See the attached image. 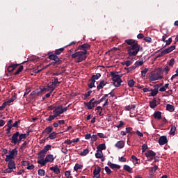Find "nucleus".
<instances>
[{
  "instance_id": "f257e3e1",
  "label": "nucleus",
  "mask_w": 178,
  "mask_h": 178,
  "mask_svg": "<svg viewBox=\"0 0 178 178\" xmlns=\"http://www.w3.org/2000/svg\"><path fill=\"white\" fill-rule=\"evenodd\" d=\"M87 50L83 49L81 51H76L74 54H72L71 57L74 59L75 58H78L76 60V63H80V62H83V60H86L87 59Z\"/></svg>"
},
{
  "instance_id": "f03ea898",
  "label": "nucleus",
  "mask_w": 178,
  "mask_h": 178,
  "mask_svg": "<svg viewBox=\"0 0 178 178\" xmlns=\"http://www.w3.org/2000/svg\"><path fill=\"white\" fill-rule=\"evenodd\" d=\"M111 76L112 77V80L113 81V86L115 87H120L121 83H122V75H119L118 74V72H111Z\"/></svg>"
},
{
  "instance_id": "7ed1b4c3",
  "label": "nucleus",
  "mask_w": 178,
  "mask_h": 178,
  "mask_svg": "<svg viewBox=\"0 0 178 178\" xmlns=\"http://www.w3.org/2000/svg\"><path fill=\"white\" fill-rule=\"evenodd\" d=\"M138 52H140V45H138V43H136L128 47V55L129 56H136Z\"/></svg>"
},
{
  "instance_id": "20e7f679",
  "label": "nucleus",
  "mask_w": 178,
  "mask_h": 178,
  "mask_svg": "<svg viewBox=\"0 0 178 178\" xmlns=\"http://www.w3.org/2000/svg\"><path fill=\"white\" fill-rule=\"evenodd\" d=\"M175 49H176V46L175 45L163 49L161 51L159 54L156 56V59H158V58H162V56H164V55H166L168 54H170V52H172V51H175Z\"/></svg>"
},
{
  "instance_id": "39448f33",
  "label": "nucleus",
  "mask_w": 178,
  "mask_h": 178,
  "mask_svg": "<svg viewBox=\"0 0 178 178\" xmlns=\"http://www.w3.org/2000/svg\"><path fill=\"white\" fill-rule=\"evenodd\" d=\"M67 111V107H63L62 106H58L54 108L53 113H55L56 116H60L62 113H65Z\"/></svg>"
},
{
  "instance_id": "423d86ee",
  "label": "nucleus",
  "mask_w": 178,
  "mask_h": 178,
  "mask_svg": "<svg viewBox=\"0 0 178 178\" xmlns=\"http://www.w3.org/2000/svg\"><path fill=\"white\" fill-rule=\"evenodd\" d=\"M14 169H16V163L15 161H10L8 163V168L4 170L3 173H12Z\"/></svg>"
},
{
  "instance_id": "0eeeda50",
  "label": "nucleus",
  "mask_w": 178,
  "mask_h": 178,
  "mask_svg": "<svg viewBox=\"0 0 178 178\" xmlns=\"http://www.w3.org/2000/svg\"><path fill=\"white\" fill-rule=\"evenodd\" d=\"M55 160V158H54V155L52 154H48L46 156L44 161H40L41 166H45L48 162H50V163H52Z\"/></svg>"
},
{
  "instance_id": "6e6552de",
  "label": "nucleus",
  "mask_w": 178,
  "mask_h": 178,
  "mask_svg": "<svg viewBox=\"0 0 178 178\" xmlns=\"http://www.w3.org/2000/svg\"><path fill=\"white\" fill-rule=\"evenodd\" d=\"M19 136H20V132L17 131L16 133L13 134L12 138H11V143L12 144H14V145H16V144L19 143Z\"/></svg>"
},
{
  "instance_id": "1a4fd4ad",
  "label": "nucleus",
  "mask_w": 178,
  "mask_h": 178,
  "mask_svg": "<svg viewBox=\"0 0 178 178\" xmlns=\"http://www.w3.org/2000/svg\"><path fill=\"white\" fill-rule=\"evenodd\" d=\"M154 87V88L151 89V90H150V93L149 95V97H155V96H156V95L159 92V86L156 85Z\"/></svg>"
},
{
  "instance_id": "9d476101",
  "label": "nucleus",
  "mask_w": 178,
  "mask_h": 178,
  "mask_svg": "<svg viewBox=\"0 0 178 178\" xmlns=\"http://www.w3.org/2000/svg\"><path fill=\"white\" fill-rule=\"evenodd\" d=\"M161 79H162V76L158 73L152 74L149 77L150 81H156V80H161Z\"/></svg>"
},
{
  "instance_id": "9b49d317",
  "label": "nucleus",
  "mask_w": 178,
  "mask_h": 178,
  "mask_svg": "<svg viewBox=\"0 0 178 178\" xmlns=\"http://www.w3.org/2000/svg\"><path fill=\"white\" fill-rule=\"evenodd\" d=\"M49 59L51 60H54L55 63H59L60 62H62L60 59H59V57L55 54H50L49 56Z\"/></svg>"
},
{
  "instance_id": "f8f14e48",
  "label": "nucleus",
  "mask_w": 178,
  "mask_h": 178,
  "mask_svg": "<svg viewBox=\"0 0 178 178\" xmlns=\"http://www.w3.org/2000/svg\"><path fill=\"white\" fill-rule=\"evenodd\" d=\"M101 167L98 166L97 168H95L93 170V176L95 178H100L101 177Z\"/></svg>"
},
{
  "instance_id": "ddd939ff",
  "label": "nucleus",
  "mask_w": 178,
  "mask_h": 178,
  "mask_svg": "<svg viewBox=\"0 0 178 178\" xmlns=\"http://www.w3.org/2000/svg\"><path fill=\"white\" fill-rule=\"evenodd\" d=\"M45 152H42V150H41L39 153H38V163L39 165H41L42 161H44L45 159H44V158H45Z\"/></svg>"
},
{
  "instance_id": "4468645a",
  "label": "nucleus",
  "mask_w": 178,
  "mask_h": 178,
  "mask_svg": "<svg viewBox=\"0 0 178 178\" xmlns=\"http://www.w3.org/2000/svg\"><path fill=\"white\" fill-rule=\"evenodd\" d=\"M159 145H165L168 144V138L165 136H161L159 139Z\"/></svg>"
},
{
  "instance_id": "2eb2a0df",
  "label": "nucleus",
  "mask_w": 178,
  "mask_h": 178,
  "mask_svg": "<svg viewBox=\"0 0 178 178\" xmlns=\"http://www.w3.org/2000/svg\"><path fill=\"white\" fill-rule=\"evenodd\" d=\"M155 155H156V153L152 150H149L145 153V156H147V158H149L150 159H154V156H155Z\"/></svg>"
},
{
  "instance_id": "dca6fc26",
  "label": "nucleus",
  "mask_w": 178,
  "mask_h": 178,
  "mask_svg": "<svg viewBox=\"0 0 178 178\" xmlns=\"http://www.w3.org/2000/svg\"><path fill=\"white\" fill-rule=\"evenodd\" d=\"M13 120H9L7 122V134H9L10 133V130L12 129V127H13Z\"/></svg>"
},
{
  "instance_id": "f3484780",
  "label": "nucleus",
  "mask_w": 178,
  "mask_h": 178,
  "mask_svg": "<svg viewBox=\"0 0 178 178\" xmlns=\"http://www.w3.org/2000/svg\"><path fill=\"white\" fill-rule=\"evenodd\" d=\"M115 147H116V148H118L119 149H122V148L124 147V141L120 140L117 142V143L115 145Z\"/></svg>"
},
{
  "instance_id": "a211bd4d",
  "label": "nucleus",
  "mask_w": 178,
  "mask_h": 178,
  "mask_svg": "<svg viewBox=\"0 0 178 178\" xmlns=\"http://www.w3.org/2000/svg\"><path fill=\"white\" fill-rule=\"evenodd\" d=\"M42 91H44V90H42L41 88L36 89L35 90H33L31 93V95H35L36 97H38V95H40L41 94V92H42Z\"/></svg>"
},
{
  "instance_id": "6ab92c4d",
  "label": "nucleus",
  "mask_w": 178,
  "mask_h": 178,
  "mask_svg": "<svg viewBox=\"0 0 178 178\" xmlns=\"http://www.w3.org/2000/svg\"><path fill=\"white\" fill-rule=\"evenodd\" d=\"M108 165L111 168V169H120V165L113 164L111 161L108 162Z\"/></svg>"
},
{
  "instance_id": "aec40b11",
  "label": "nucleus",
  "mask_w": 178,
  "mask_h": 178,
  "mask_svg": "<svg viewBox=\"0 0 178 178\" xmlns=\"http://www.w3.org/2000/svg\"><path fill=\"white\" fill-rule=\"evenodd\" d=\"M50 170H52V172H54V173H55L56 175H59V173H60V170H59L58 165L51 167Z\"/></svg>"
},
{
  "instance_id": "412c9836",
  "label": "nucleus",
  "mask_w": 178,
  "mask_h": 178,
  "mask_svg": "<svg viewBox=\"0 0 178 178\" xmlns=\"http://www.w3.org/2000/svg\"><path fill=\"white\" fill-rule=\"evenodd\" d=\"M105 86H106V82L105 81V80H102L100 81L99 84L97 86V90H102V88H104Z\"/></svg>"
},
{
  "instance_id": "4be33fe9",
  "label": "nucleus",
  "mask_w": 178,
  "mask_h": 178,
  "mask_svg": "<svg viewBox=\"0 0 178 178\" xmlns=\"http://www.w3.org/2000/svg\"><path fill=\"white\" fill-rule=\"evenodd\" d=\"M95 155V158H97V159H99V158H102V156H104V153L102 152V150L97 149V152Z\"/></svg>"
},
{
  "instance_id": "5701e85b",
  "label": "nucleus",
  "mask_w": 178,
  "mask_h": 178,
  "mask_svg": "<svg viewBox=\"0 0 178 178\" xmlns=\"http://www.w3.org/2000/svg\"><path fill=\"white\" fill-rule=\"evenodd\" d=\"M154 119H158L159 120H161L162 118V113H161V111L154 112Z\"/></svg>"
},
{
  "instance_id": "b1692460",
  "label": "nucleus",
  "mask_w": 178,
  "mask_h": 178,
  "mask_svg": "<svg viewBox=\"0 0 178 178\" xmlns=\"http://www.w3.org/2000/svg\"><path fill=\"white\" fill-rule=\"evenodd\" d=\"M17 66H19V64H13L10 65L7 70L8 72H13V70H15V69H16V67H17Z\"/></svg>"
},
{
  "instance_id": "393cba45",
  "label": "nucleus",
  "mask_w": 178,
  "mask_h": 178,
  "mask_svg": "<svg viewBox=\"0 0 178 178\" xmlns=\"http://www.w3.org/2000/svg\"><path fill=\"white\" fill-rule=\"evenodd\" d=\"M166 110L168 111V112H175V106L172 104H167Z\"/></svg>"
},
{
  "instance_id": "a878e982",
  "label": "nucleus",
  "mask_w": 178,
  "mask_h": 178,
  "mask_svg": "<svg viewBox=\"0 0 178 178\" xmlns=\"http://www.w3.org/2000/svg\"><path fill=\"white\" fill-rule=\"evenodd\" d=\"M125 42L128 44V45H131V47H133V45H134V44L136 43V40H133V39H128L125 40Z\"/></svg>"
},
{
  "instance_id": "bb28decb",
  "label": "nucleus",
  "mask_w": 178,
  "mask_h": 178,
  "mask_svg": "<svg viewBox=\"0 0 178 178\" xmlns=\"http://www.w3.org/2000/svg\"><path fill=\"white\" fill-rule=\"evenodd\" d=\"M85 106L86 108H88V109H92L95 106L94 103H92L91 102H89L85 104Z\"/></svg>"
},
{
  "instance_id": "cd10ccee",
  "label": "nucleus",
  "mask_w": 178,
  "mask_h": 178,
  "mask_svg": "<svg viewBox=\"0 0 178 178\" xmlns=\"http://www.w3.org/2000/svg\"><path fill=\"white\" fill-rule=\"evenodd\" d=\"M97 149H99V151H104V149H106V145H105V143L100 144L97 147Z\"/></svg>"
},
{
  "instance_id": "c85d7f7f",
  "label": "nucleus",
  "mask_w": 178,
  "mask_h": 178,
  "mask_svg": "<svg viewBox=\"0 0 178 178\" xmlns=\"http://www.w3.org/2000/svg\"><path fill=\"white\" fill-rule=\"evenodd\" d=\"M9 154L13 157L15 158V155H17V149H13V150L9 152Z\"/></svg>"
},
{
  "instance_id": "c756f323",
  "label": "nucleus",
  "mask_w": 178,
  "mask_h": 178,
  "mask_svg": "<svg viewBox=\"0 0 178 178\" xmlns=\"http://www.w3.org/2000/svg\"><path fill=\"white\" fill-rule=\"evenodd\" d=\"M63 51H65V47L60 48L55 51L54 54L60 55L62 54V52H63Z\"/></svg>"
},
{
  "instance_id": "7c9ffc66",
  "label": "nucleus",
  "mask_w": 178,
  "mask_h": 178,
  "mask_svg": "<svg viewBox=\"0 0 178 178\" xmlns=\"http://www.w3.org/2000/svg\"><path fill=\"white\" fill-rule=\"evenodd\" d=\"M19 143H22V140H24L27 135L26 134H22L19 135Z\"/></svg>"
},
{
  "instance_id": "2f4dec72",
  "label": "nucleus",
  "mask_w": 178,
  "mask_h": 178,
  "mask_svg": "<svg viewBox=\"0 0 178 178\" xmlns=\"http://www.w3.org/2000/svg\"><path fill=\"white\" fill-rule=\"evenodd\" d=\"M135 67H138V66H143V65H144V60H137L135 63Z\"/></svg>"
},
{
  "instance_id": "473e14b6",
  "label": "nucleus",
  "mask_w": 178,
  "mask_h": 178,
  "mask_svg": "<svg viewBox=\"0 0 178 178\" xmlns=\"http://www.w3.org/2000/svg\"><path fill=\"white\" fill-rule=\"evenodd\" d=\"M149 106L152 109H154V108H156V100L154 99L153 101L150 102Z\"/></svg>"
},
{
  "instance_id": "72a5a7b5",
  "label": "nucleus",
  "mask_w": 178,
  "mask_h": 178,
  "mask_svg": "<svg viewBox=\"0 0 178 178\" xmlns=\"http://www.w3.org/2000/svg\"><path fill=\"white\" fill-rule=\"evenodd\" d=\"M51 145H47L46 146H44V147L42 149V152H44V154H47V152H48L49 150L51 149Z\"/></svg>"
},
{
  "instance_id": "f704fd0d",
  "label": "nucleus",
  "mask_w": 178,
  "mask_h": 178,
  "mask_svg": "<svg viewBox=\"0 0 178 178\" xmlns=\"http://www.w3.org/2000/svg\"><path fill=\"white\" fill-rule=\"evenodd\" d=\"M58 116L54 113V115H50L48 118L46 119L47 122H52Z\"/></svg>"
},
{
  "instance_id": "c9c22d12",
  "label": "nucleus",
  "mask_w": 178,
  "mask_h": 178,
  "mask_svg": "<svg viewBox=\"0 0 178 178\" xmlns=\"http://www.w3.org/2000/svg\"><path fill=\"white\" fill-rule=\"evenodd\" d=\"M124 170L129 172V173H131L133 168H131L129 165H124Z\"/></svg>"
},
{
  "instance_id": "e433bc0d",
  "label": "nucleus",
  "mask_w": 178,
  "mask_h": 178,
  "mask_svg": "<svg viewBox=\"0 0 178 178\" xmlns=\"http://www.w3.org/2000/svg\"><path fill=\"white\" fill-rule=\"evenodd\" d=\"M57 135L58 134H56V132H52L49 134V138H50V140H55V138H56Z\"/></svg>"
},
{
  "instance_id": "4c0bfd02",
  "label": "nucleus",
  "mask_w": 178,
  "mask_h": 178,
  "mask_svg": "<svg viewBox=\"0 0 178 178\" xmlns=\"http://www.w3.org/2000/svg\"><path fill=\"white\" fill-rule=\"evenodd\" d=\"M15 158L11 155H6V158L5 159L6 162H10V161H14Z\"/></svg>"
},
{
  "instance_id": "58836bf2",
  "label": "nucleus",
  "mask_w": 178,
  "mask_h": 178,
  "mask_svg": "<svg viewBox=\"0 0 178 178\" xmlns=\"http://www.w3.org/2000/svg\"><path fill=\"white\" fill-rule=\"evenodd\" d=\"M96 111H97V113H99V116H104V114H102L103 108L101 106H97Z\"/></svg>"
},
{
  "instance_id": "ea45409f",
  "label": "nucleus",
  "mask_w": 178,
  "mask_h": 178,
  "mask_svg": "<svg viewBox=\"0 0 178 178\" xmlns=\"http://www.w3.org/2000/svg\"><path fill=\"white\" fill-rule=\"evenodd\" d=\"M99 77H101V74L97 73L95 75H92L91 77V80H98V79H99Z\"/></svg>"
},
{
  "instance_id": "a19ab883",
  "label": "nucleus",
  "mask_w": 178,
  "mask_h": 178,
  "mask_svg": "<svg viewBox=\"0 0 178 178\" xmlns=\"http://www.w3.org/2000/svg\"><path fill=\"white\" fill-rule=\"evenodd\" d=\"M83 165L76 163L75 166L74 167V170L77 171L79 169H82Z\"/></svg>"
},
{
  "instance_id": "79ce46f5",
  "label": "nucleus",
  "mask_w": 178,
  "mask_h": 178,
  "mask_svg": "<svg viewBox=\"0 0 178 178\" xmlns=\"http://www.w3.org/2000/svg\"><path fill=\"white\" fill-rule=\"evenodd\" d=\"M136 106L134 104L129 105L125 107V111H131V109H134Z\"/></svg>"
},
{
  "instance_id": "37998d69",
  "label": "nucleus",
  "mask_w": 178,
  "mask_h": 178,
  "mask_svg": "<svg viewBox=\"0 0 178 178\" xmlns=\"http://www.w3.org/2000/svg\"><path fill=\"white\" fill-rule=\"evenodd\" d=\"M175 133H176V127L173 126L170 129V136H175Z\"/></svg>"
},
{
  "instance_id": "c03bdc74",
  "label": "nucleus",
  "mask_w": 178,
  "mask_h": 178,
  "mask_svg": "<svg viewBox=\"0 0 178 178\" xmlns=\"http://www.w3.org/2000/svg\"><path fill=\"white\" fill-rule=\"evenodd\" d=\"M88 152H90V150L88 149H85L82 152L80 153V155L81 156H86Z\"/></svg>"
},
{
  "instance_id": "a18cd8bd",
  "label": "nucleus",
  "mask_w": 178,
  "mask_h": 178,
  "mask_svg": "<svg viewBox=\"0 0 178 178\" xmlns=\"http://www.w3.org/2000/svg\"><path fill=\"white\" fill-rule=\"evenodd\" d=\"M24 67H23V65H21L19 68H18V70H17V72L15 73V75H17V74H19V73H21V72H23V69H24Z\"/></svg>"
},
{
  "instance_id": "49530a36",
  "label": "nucleus",
  "mask_w": 178,
  "mask_h": 178,
  "mask_svg": "<svg viewBox=\"0 0 178 178\" xmlns=\"http://www.w3.org/2000/svg\"><path fill=\"white\" fill-rule=\"evenodd\" d=\"M131 63H133L131 61H130V60H127V61L122 62V65H125L126 66L129 67V66H130V65H131Z\"/></svg>"
},
{
  "instance_id": "de8ad7c7",
  "label": "nucleus",
  "mask_w": 178,
  "mask_h": 178,
  "mask_svg": "<svg viewBox=\"0 0 178 178\" xmlns=\"http://www.w3.org/2000/svg\"><path fill=\"white\" fill-rule=\"evenodd\" d=\"M79 48H83L84 49H88L90 48V44L85 43L79 47Z\"/></svg>"
},
{
  "instance_id": "09e8293b",
  "label": "nucleus",
  "mask_w": 178,
  "mask_h": 178,
  "mask_svg": "<svg viewBox=\"0 0 178 178\" xmlns=\"http://www.w3.org/2000/svg\"><path fill=\"white\" fill-rule=\"evenodd\" d=\"M149 69L148 68H145L144 70L141 71V76L143 77H145V75L147 74V72H148Z\"/></svg>"
},
{
  "instance_id": "8fccbe9b",
  "label": "nucleus",
  "mask_w": 178,
  "mask_h": 178,
  "mask_svg": "<svg viewBox=\"0 0 178 178\" xmlns=\"http://www.w3.org/2000/svg\"><path fill=\"white\" fill-rule=\"evenodd\" d=\"M15 99H16V97H13L10 99H9L8 101L4 102L5 104H6V105H9V104H12V102H13V101H15Z\"/></svg>"
},
{
  "instance_id": "3c124183",
  "label": "nucleus",
  "mask_w": 178,
  "mask_h": 178,
  "mask_svg": "<svg viewBox=\"0 0 178 178\" xmlns=\"http://www.w3.org/2000/svg\"><path fill=\"white\" fill-rule=\"evenodd\" d=\"M52 130H54V128H52V127H48L45 129V131L47 133V134L51 133Z\"/></svg>"
},
{
  "instance_id": "603ef678",
  "label": "nucleus",
  "mask_w": 178,
  "mask_h": 178,
  "mask_svg": "<svg viewBox=\"0 0 178 178\" xmlns=\"http://www.w3.org/2000/svg\"><path fill=\"white\" fill-rule=\"evenodd\" d=\"M134 83H135V82H134V80H133V79H131L128 81L129 87H134Z\"/></svg>"
},
{
  "instance_id": "864d4df0",
  "label": "nucleus",
  "mask_w": 178,
  "mask_h": 178,
  "mask_svg": "<svg viewBox=\"0 0 178 178\" xmlns=\"http://www.w3.org/2000/svg\"><path fill=\"white\" fill-rule=\"evenodd\" d=\"M38 175L39 176H45V170L42 169L38 170Z\"/></svg>"
},
{
  "instance_id": "5fc2aeb1",
  "label": "nucleus",
  "mask_w": 178,
  "mask_h": 178,
  "mask_svg": "<svg viewBox=\"0 0 178 178\" xmlns=\"http://www.w3.org/2000/svg\"><path fill=\"white\" fill-rule=\"evenodd\" d=\"M89 88H92L93 87H95V80L91 79L90 84L88 85Z\"/></svg>"
},
{
  "instance_id": "6e6d98bb",
  "label": "nucleus",
  "mask_w": 178,
  "mask_h": 178,
  "mask_svg": "<svg viewBox=\"0 0 178 178\" xmlns=\"http://www.w3.org/2000/svg\"><path fill=\"white\" fill-rule=\"evenodd\" d=\"M135 69H137V67H136L135 64L133 66L127 68L128 72H133V70H134Z\"/></svg>"
},
{
  "instance_id": "4d7b16f0",
  "label": "nucleus",
  "mask_w": 178,
  "mask_h": 178,
  "mask_svg": "<svg viewBox=\"0 0 178 178\" xmlns=\"http://www.w3.org/2000/svg\"><path fill=\"white\" fill-rule=\"evenodd\" d=\"M90 138H91L92 143H94V142L97 141V140L98 139V136L92 135Z\"/></svg>"
},
{
  "instance_id": "13d9d810",
  "label": "nucleus",
  "mask_w": 178,
  "mask_h": 178,
  "mask_svg": "<svg viewBox=\"0 0 178 178\" xmlns=\"http://www.w3.org/2000/svg\"><path fill=\"white\" fill-rule=\"evenodd\" d=\"M147 149H148V145L144 144L142 145V152L144 153L145 152V151H147Z\"/></svg>"
},
{
  "instance_id": "bf43d9fd",
  "label": "nucleus",
  "mask_w": 178,
  "mask_h": 178,
  "mask_svg": "<svg viewBox=\"0 0 178 178\" xmlns=\"http://www.w3.org/2000/svg\"><path fill=\"white\" fill-rule=\"evenodd\" d=\"M144 41H145L146 42L150 43V42H152V39L149 37H145L144 38Z\"/></svg>"
},
{
  "instance_id": "052dcab7",
  "label": "nucleus",
  "mask_w": 178,
  "mask_h": 178,
  "mask_svg": "<svg viewBox=\"0 0 178 178\" xmlns=\"http://www.w3.org/2000/svg\"><path fill=\"white\" fill-rule=\"evenodd\" d=\"M105 170L107 172V175H111L112 173V170L109 168V167H105Z\"/></svg>"
},
{
  "instance_id": "680f3d73",
  "label": "nucleus",
  "mask_w": 178,
  "mask_h": 178,
  "mask_svg": "<svg viewBox=\"0 0 178 178\" xmlns=\"http://www.w3.org/2000/svg\"><path fill=\"white\" fill-rule=\"evenodd\" d=\"M165 44L166 45H170L172 44V38H170L168 40H165Z\"/></svg>"
},
{
  "instance_id": "e2e57ef3",
  "label": "nucleus",
  "mask_w": 178,
  "mask_h": 178,
  "mask_svg": "<svg viewBox=\"0 0 178 178\" xmlns=\"http://www.w3.org/2000/svg\"><path fill=\"white\" fill-rule=\"evenodd\" d=\"M169 66H173V65H175V59L172 58L170 60L169 63H168Z\"/></svg>"
},
{
  "instance_id": "0e129e2a",
  "label": "nucleus",
  "mask_w": 178,
  "mask_h": 178,
  "mask_svg": "<svg viewBox=\"0 0 178 178\" xmlns=\"http://www.w3.org/2000/svg\"><path fill=\"white\" fill-rule=\"evenodd\" d=\"M53 84L54 86H56V84H60V82L58 81V78H54V81L53 82Z\"/></svg>"
},
{
  "instance_id": "69168bd1",
  "label": "nucleus",
  "mask_w": 178,
  "mask_h": 178,
  "mask_svg": "<svg viewBox=\"0 0 178 178\" xmlns=\"http://www.w3.org/2000/svg\"><path fill=\"white\" fill-rule=\"evenodd\" d=\"M124 124V122H123V121H120V124L117 125L116 127L118 129H120V127H123Z\"/></svg>"
},
{
  "instance_id": "338daca9",
  "label": "nucleus",
  "mask_w": 178,
  "mask_h": 178,
  "mask_svg": "<svg viewBox=\"0 0 178 178\" xmlns=\"http://www.w3.org/2000/svg\"><path fill=\"white\" fill-rule=\"evenodd\" d=\"M19 123H20V121H15V123L13 124V127H18Z\"/></svg>"
},
{
  "instance_id": "774afa93",
  "label": "nucleus",
  "mask_w": 178,
  "mask_h": 178,
  "mask_svg": "<svg viewBox=\"0 0 178 178\" xmlns=\"http://www.w3.org/2000/svg\"><path fill=\"white\" fill-rule=\"evenodd\" d=\"M22 166H28L29 165H30V162H29V161H22Z\"/></svg>"
}]
</instances>
